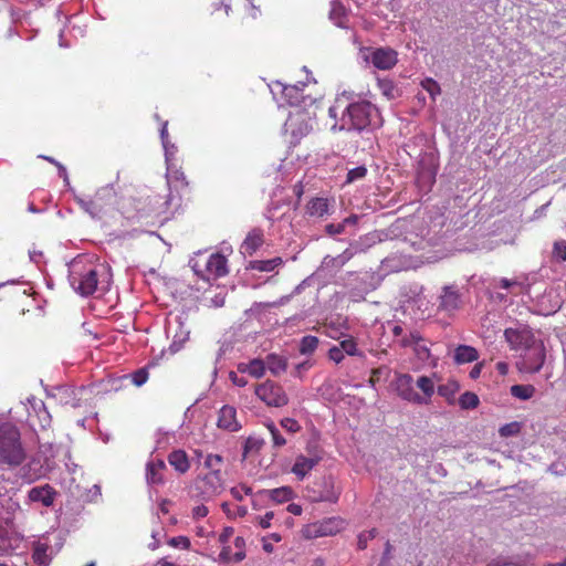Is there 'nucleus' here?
<instances>
[{
  "label": "nucleus",
  "mask_w": 566,
  "mask_h": 566,
  "mask_svg": "<svg viewBox=\"0 0 566 566\" xmlns=\"http://www.w3.org/2000/svg\"><path fill=\"white\" fill-rule=\"evenodd\" d=\"M328 115L334 119L332 130H357L375 129L382 125V118L378 108L368 101H358L344 104L336 99L329 106Z\"/></svg>",
  "instance_id": "f257e3e1"
},
{
  "label": "nucleus",
  "mask_w": 566,
  "mask_h": 566,
  "mask_svg": "<svg viewBox=\"0 0 566 566\" xmlns=\"http://www.w3.org/2000/svg\"><path fill=\"white\" fill-rule=\"evenodd\" d=\"M103 265L85 256L75 258L69 268L71 286L82 296L92 295L98 286Z\"/></svg>",
  "instance_id": "f03ea898"
},
{
  "label": "nucleus",
  "mask_w": 566,
  "mask_h": 566,
  "mask_svg": "<svg viewBox=\"0 0 566 566\" xmlns=\"http://www.w3.org/2000/svg\"><path fill=\"white\" fill-rule=\"evenodd\" d=\"M27 459V451L17 426L0 423V465L15 469Z\"/></svg>",
  "instance_id": "7ed1b4c3"
},
{
  "label": "nucleus",
  "mask_w": 566,
  "mask_h": 566,
  "mask_svg": "<svg viewBox=\"0 0 566 566\" xmlns=\"http://www.w3.org/2000/svg\"><path fill=\"white\" fill-rule=\"evenodd\" d=\"M80 206L93 218H102L117 203V195L112 186H104L96 190L93 197L80 199Z\"/></svg>",
  "instance_id": "20e7f679"
},
{
  "label": "nucleus",
  "mask_w": 566,
  "mask_h": 566,
  "mask_svg": "<svg viewBox=\"0 0 566 566\" xmlns=\"http://www.w3.org/2000/svg\"><path fill=\"white\" fill-rule=\"evenodd\" d=\"M314 117L306 109H296L289 114L284 123V132L290 136L291 144H297L313 129Z\"/></svg>",
  "instance_id": "39448f33"
},
{
  "label": "nucleus",
  "mask_w": 566,
  "mask_h": 566,
  "mask_svg": "<svg viewBox=\"0 0 566 566\" xmlns=\"http://www.w3.org/2000/svg\"><path fill=\"white\" fill-rule=\"evenodd\" d=\"M254 392L256 397L269 407L281 408L289 403V396L284 388L272 380H265L255 386Z\"/></svg>",
  "instance_id": "423d86ee"
},
{
  "label": "nucleus",
  "mask_w": 566,
  "mask_h": 566,
  "mask_svg": "<svg viewBox=\"0 0 566 566\" xmlns=\"http://www.w3.org/2000/svg\"><path fill=\"white\" fill-rule=\"evenodd\" d=\"M545 360L546 350L542 342L521 353L515 366L520 373L536 374L542 369Z\"/></svg>",
  "instance_id": "0eeeda50"
},
{
  "label": "nucleus",
  "mask_w": 566,
  "mask_h": 566,
  "mask_svg": "<svg viewBox=\"0 0 566 566\" xmlns=\"http://www.w3.org/2000/svg\"><path fill=\"white\" fill-rule=\"evenodd\" d=\"M338 496L339 493L335 490L334 482L331 478L317 479L305 489V497L313 503H335Z\"/></svg>",
  "instance_id": "6e6552de"
},
{
  "label": "nucleus",
  "mask_w": 566,
  "mask_h": 566,
  "mask_svg": "<svg viewBox=\"0 0 566 566\" xmlns=\"http://www.w3.org/2000/svg\"><path fill=\"white\" fill-rule=\"evenodd\" d=\"M193 270L205 281L217 280L228 274V260L221 253H212L202 268L196 262Z\"/></svg>",
  "instance_id": "1a4fd4ad"
},
{
  "label": "nucleus",
  "mask_w": 566,
  "mask_h": 566,
  "mask_svg": "<svg viewBox=\"0 0 566 566\" xmlns=\"http://www.w3.org/2000/svg\"><path fill=\"white\" fill-rule=\"evenodd\" d=\"M504 338L511 350L520 352V354L543 342L536 338L533 331L527 326L521 328H506L504 331Z\"/></svg>",
  "instance_id": "9d476101"
},
{
  "label": "nucleus",
  "mask_w": 566,
  "mask_h": 566,
  "mask_svg": "<svg viewBox=\"0 0 566 566\" xmlns=\"http://www.w3.org/2000/svg\"><path fill=\"white\" fill-rule=\"evenodd\" d=\"M223 486V476L221 471L208 472L203 476H198L195 480L193 496L211 497L218 494Z\"/></svg>",
  "instance_id": "9b49d317"
},
{
  "label": "nucleus",
  "mask_w": 566,
  "mask_h": 566,
  "mask_svg": "<svg viewBox=\"0 0 566 566\" xmlns=\"http://www.w3.org/2000/svg\"><path fill=\"white\" fill-rule=\"evenodd\" d=\"M116 206L117 210L128 220L148 216L146 199L143 197H123L120 200H117Z\"/></svg>",
  "instance_id": "f8f14e48"
},
{
  "label": "nucleus",
  "mask_w": 566,
  "mask_h": 566,
  "mask_svg": "<svg viewBox=\"0 0 566 566\" xmlns=\"http://www.w3.org/2000/svg\"><path fill=\"white\" fill-rule=\"evenodd\" d=\"M307 452L310 457L300 454L296 457L295 462L292 467V472L300 479L303 480L322 460V450L317 447H308Z\"/></svg>",
  "instance_id": "ddd939ff"
},
{
  "label": "nucleus",
  "mask_w": 566,
  "mask_h": 566,
  "mask_svg": "<svg viewBox=\"0 0 566 566\" xmlns=\"http://www.w3.org/2000/svg\"><path fill=\"white\" fill-rule=\"evenodd\" d=\"M343 528V520L339 517H329L321 522L308 524L304 534L306 537L332 536Z\"/></svg>",
  "instance_id": "4468645a"
},
{
  "label": "nucleus",
  "mask_w": 566,
  "mask_h": 566,
  "mask_svg": "<svg viewBox=\"0 0 566 566\" xmlns=\"http://www.w3.org/2000/svg\"><path fill=\"white\" fill-rule=\"evenodd\" d=\"M398 396L409 402L422 405L421 395L413 389V378L409 374H399L395 380Z\"/></svg>",
  "instance_id": "2eb2a0df"
},
{
  "label": "nucleus",
  "mask_w": 566,
  "mask_h": 566,
  "mask_svg": "<svg viewBox=\"0 0 566 566\" xmlns=\"http://www.w3.org/2000/svg\"><path fill=\"white\" fill-rule=\"evenodd\" d=\"M28 421L30 426H38L40 429H46L51 426L52 417L42 400L32 405V411H29Z\"/></svg>",
  "instance_id": "dca6fc26"
},
{
  "label": "nucleus",
  "mask_w": 566,
  "mask_h": 566,
  "mask_svg": "<svg viewBox=\"0 0 566 566\" xmlns=\"http://www.w3.org/2000/svg\"><path fill=\"white\" fill-rule=\"evenodd\" d=\"M218 428L229 432H237L241 429V423L237 419V410L234 407L226 405L219 410Z\"/></svg>",
  "instance_id": "f3484780"
},
{
  "label": "nucleus",
  "mask_w": 566,
  "mask_h": 566,
  "mask_svg": "<svg viewBox=\"0 0 566 566\" xmlns=\"http://www.w3.org/2000/svg\"><path fill=\"white\" fill-rule=\"evenodd\" d=\"M166 463L161 459H151L146 464V481L150 485H161L165 483Z\"/></svg>",
  "instance_id": "a211bd4d"
},
{
  "label": "nucleus",
  "mask_w": 566,
  "mask_h": 566,
  "mask_svg": "<svg viewBox=\"0 0 566 566\" xmlns=\"http://www.w3.org/2000/svg\"><path fill=\"white\" fill-rule=\"evenodd\" d=\"M148 376L149 374L146 368H139L130 375H124L112 379L111 387L114 390H119L128 382L134 384L136 387H140L148 380Z\"/></svg>",
  "instance_id": "6ab92c4d"
},
{
  "label": "nucleus",
  "mask_w": 566,
  "mask_h": 566,
  "mask_svg": "<svg viewBox=\"0 0 566 566\" xmlns=\"http://www.w3.org/2000/svg\"><path fill=\"white\" fill-rule=\"evenodd\" d=\"M264 243V232L260 228H254L248 232L245 239L243 240L240 251L244 255H253L258 249H260Z\"/></svg>",
  "instance_id": "aec40b11"
},
{
  "label": "nucleus",
  "mask_w": 566,
  "mask_h": 566,
  "mask_svg": "<svg viewBox=\"0 0 566 566\" xmlns=\"http://www.w3.org/2000/svg\"><path fill=\"white\" fill-rule=\"evenodd\" d=\"M371 63L379 70H390L397 63V53L392 49H377L371 54Z\"/></svg>",
  "instance_id": "412c9836"
},
{
  "label": "nucleus",
  "mask_w": 566,
  "mask_h": 566,
  "mask_svg": "<svg viewBox=\"0 0 566 566\" xmlns=\"http://www.w3.org/2000/svg\"><path fill=\"white\" fill-rule=\"evenodd\" d=\"M56 491L49 484L32 488L28 497L31 502H39L44 506H51L54 502Z\"/></svg>",
  "instance_id": "4be33fe9"
},
{
  "label": "nucleus",
  "mask_w": 566,
  "mask_h": 566,
  "mask_svg": "<svg viewBox=\"0 0 566 566\" xmlns=\"http://www.w3.org/2000/svg\"><path fill=\"white\" fill-rule=\"evenodd\" d=\"M306 84L281 85L282 99L291 106H298L305 98L304 88Z\"/></svg>",
  "instance_id": "5701e85b"
},
{
  "label": "nucleus",
  "mask_w": 566,
  "mask_h": 566,
  "mask_svg": "<svg viewBox=\"0 0 566 566\" xmlns=\"http://www.w3.org/2000/svg\"><path fill=\"white\" fill-rule=\"evenodd\" d=\"M32 559L38 566H49L52 560V547L46 539L33 543Z\"/></svg>",
  "instance_id": "b1692460"
},
{
  "label": "nucleus",
  "mask_w": 566,
  "mask_h": 566,
  "mask_svg": "<svg viewBox=\"0 0 566 566\" xmlns=\"http://www.w3.org/2000/svg\"><path fill=\"white\" fill-rule=\"evenodd\" d=\"M461 306V296L453 286H444L440 296L439 307L446 312H454Z\"/></svg>",
  "instance_id": "393cba45"
},
{
  "label": "nucleus",
  "mask_w": 566,
  "mask_h": 566,
  "mask_svg": "<svg viewBox=\"0 0 566 566\" xmlns=\"http://www.w3.org/2000/svg\"><path fill=\"white\" fill-rule=\"evenodd\" d=\"M331 201L327 198H312L305 206V213L311 218H324L329 214Z\"/></svg>",
  "instance_id": "a878e982"
},
{
  "label": "nucleus",
  "mask_w": 566,
  "mask_h": 566,
  "mask_svg": "<svg viewBox=\"0 0 566 566\" xmlns=\"http://www.w3.org/2000/svg\"><path fill=\"white\" fill-rule=\"evenodd\" d=\"M168 463L180 474L190 469V462L184 450H174L168 454Z\"/></svg>",
  "instance_id": "bb28decb"
},
{
  "label": "nucleus",
  "mask_w": 566,
  "mask_h": 566,
  "mask_svg": "<svg viewBox=\"0 0 566 566\" xmlns=\"http://www.w3.org/2000/svg\"><path fill=\"white\" fill-rule=\"evenodd\" d=\"M265 369L268 368L273 376H280L287 369V359L277 354H269L265 357Z\"/></svg>",
  "instance_id": "cd10ccee"
},
{
  "label": "nucleus",
  "mask_w": 566,
  "mask_h": 566,
  "mask_svg": "<svg viewBox=\"0 0 566 566\" xmlns=\"http://www.w3.org/2000/svg\"><path fill=\"white\" fill-rule=\"evenodd\" d=\"M454 361L459 365L461 364H467V363H472V361H475L478 360L479 358V353L478 350L472 347V346H469V345H459L455 349H454Z\"/></svg>",
  "instance_id": "c85d7f7f"
},
{
  "label": "nucleus",
  "mask_w": 566,
  "mask_h": 566,
  "mask_svg": "<svg viewBox=\"0 0 566 566\" xmlns=\"http://www.w3.org/2000/svg\"><path fill=\"white\" fill-rule=\"evenodd\" d=\"M238 369L241 373H248L254 378H261L265 374V363L262 359L254 358L249 363H241Z\"/></svg>",
  "instance_id": "c756f323"
},
{
  "label": "nucleus",
  "mask_w": 566,
  "mask_h": 566,
  "mask_svg": "<svg viewBox=\"0 0 566 566\" xmlns=\"http://www.w3.org/2000/svg\"><path fill=\"white\" fill-rule=\"evenodd\" d=\"M260 495H266L276 503H284L292 499L293 492L289 486L276 488L272 490H262Z\"/></svg>",
  "instance_id": "7c9ffc66"
},
{
  "label": "nucleus",
  "mask_w": 566,
  "mask_h": 566,
  "mask_svg": "<svg viewBox=\"0 0 566 566\" xmlns=\"http://www.w3.org/2000/svg\"><path fill=\"white\" fill-rule=\"evenodd\" d=\"M416 386L421 390V399L422 405H427L430 402L433 394H434V382L431 377L428 376H420L417 381Z\"/></svg>",
  "instance_id": "2f4dec72"
},
{
  "label": "nucleus",
  "mask_w": 566,
  "mask_h": 566,
  "mask_svg": "<svg viewBox=\"0 0 566 566\" xmlns=\"http://www.w3.org/2000/svg\"><path fill=\"white\" fill-rule=\"evenodd\" d=\"M52 398L59 399L60 405H70L72 408L80 406L78 401L74 398V389L67 386L57 388L56 394Z\"/></svg>",
  "instance_id": "473e14b6"
},
{
  "label": "nucleus",
  "mask_w": 566,
  "mask_h": 566,
  "mask_svg": "<svg viewBox=\"0 0 566 566\" xmlns=\"http://www.w3.org/2000/svg\"><path fill=\"white\" fill-rule=\"evenodd\" d=\"M282 264L281 258H273L270 260H254L250 261L248 269L256 270L260 272H271Z\"/></svg>",
  "instance_id": "72a5a7b5"
},
{
  "label": "nucleus",
  "mask_w": 566,
  "mask_h": 566,
  "mask_svg": "<svg viewBox=\"0 0 566 566\" xmlns=\"http://www.w3.org/2000/svg\"><path fill=\"white\" fill-rule=\"evenodd\" d=\"M460 390V385L455 380H448L446 384L438 386V394L446 398L449 403L454 402L455 394Z\"/></svg>",
  "instance_id": "f704fd0d"
},
{
  "label": "nucleus",
  "mask_w": 566,
  "mask_h": 566,
  "mask_svg": "<svg viewBox=\"0 0 566 566\" xmlns=\"http://www.w3.org/2000/svg\"><path fill=\"white\" fill-rule=\"evenodd\" d=\"M510 392L514 398L525 401L534 397L536 388L533 385H513Z\"/></svg>",
  "instance_id": "c9c22d12"
},
{
  "label": "nucleus",
  "mask_w": 566,
  "mask_h": 566,
  "mask_svg": "<svg viewBox=\"0 0 566 566\" xmlns=\"http://www.w3.org/2000/svg\"><path fill=\"white\" fill-rule=\"evenodd\" d=\"M318 346V338L316 336L307 335L301 339L300 353L303 355H311Z\"/></svg>",
  "instance_id": "e433bc0d"
},
{
  "label": "nucleus",
  "mask_w": 566,
  "mask_h": 566,
  "mask_svg": "<svg viewBox=\"0 0 566 566\" xmlns=\"http://www.w3.org/2000/svg\"><path fill=\"white\" fill-rule=\"evenodd\" d=\"M479 397L471 391H465L459 399V405L462 409H474L479 406Z\"/></svg>",
  "instance_id": "4c0bfd02"
},
{
  "label": "nucleus",
  "mask_w": 566,
  "mask_h": 566,
  "mask_svg": "<svg viewBox=\"0 0 566 566\" xmlns=\"http://www.w3.org/2000/svg\"><path fill=\"white\" fill-rule=\"evenodd\" d=\"M496 286L505 290L516 289V291H513L514 294H520L524 289V283L520 281L518 279H506L502 277L497 281Z\"/></svg>",
  "instance_id": "58836bf2"
},
{
  "label": "nucleus",
  "mask_w": 566,
  "mask_h": 566,
  "mask_svg": "<svg viewBox=\"0 0 566 566\" xmlns=\"http://www.w3.org/2000/svg\"><path fill=\"white\" fill-rule=\"evenodd\" d=\"M167 180L169 184H174L175 186L180 185L181 187H187L189 185L185 172L180 169H168Z\"/></svg>",
  "instance_id": "ea45409f"
},
{
  "label": "nucleus",
  "mask_w": 566,
  "mask_h": 566,
  "mask_svg": "<svg viewBox=\"0 0 566 566\" xmlns=\"http://www.w3.org/2000/svg\"><path fill=\"white\" fill-rule=\"evenodd\" d=\"M266 429L271 433L272 443L275 448H282L286 444L285 438L281 434L280 430L276 428L274 422H269L265 424Z\"/></svg>",
  "instance_id": "a19ab883"
},
{
  "label": "nucleus",
  "mask_w": 566,
  "mask_h": 566,
  "mask_svg": "<svg viewBox=\"0 0 566 566\" xmlns=\"http://www.w3.org/2000/svg\"><path fill=\"white\" fill-rule=\"evenodd\" d=\"M520 431H521V423L517 421L506 423L499 429V433L503 438L517 436L520 433Z\"/></svg>",
  "instance_id": "79ce46f5"
},
{
  "label": "nucleus",
  "mask_w": 566,
  "mask_h": 566,
  "mask_svg": "<svg viewBox=\"0 0 566 566\" xmlns=\"http://www.w3.org/2000/svg\"><path fill=\"white\" fill-rule=\"evenodd\" d=\"M553 259L558 263H563L566 261V241L565 240H559L554 243Z\"/></svg>",
  "instance_id": "37998d69"
},
{
  "label": "nucleus",
  "mask_w": 566,
  "mask_h": 566,
  "mask_svg": "<svg viewBox=\"0 0 566 566\" xmlns=\"http://www.w3.org/2000/svg\"><path fill=\"white\" fill-rule=\"evenodd\" d=\"M223 458L219 454H208L205 459V467L209 472L221 471Z\"/></svg>",
  "instance_id": "c03bdc74"
},
{
  "label": "nucleus",
  "mask_w": 566,
  "mask_h": 566,
  "mask_svg": "<svg viewBox=\"0 0 566 566\" xmlns=\"http://www.w3.org/2000/svg\"><path fill=\"white\" fill-rule=\"evenodd\" d=\"M339 348L349 356L360 355L357 348V343L353 337L346 338L339 343Z\"/></svg>",
  "instance_id": "a18cd8bd"
},
{
  "label": "nucleus",
  "mask_w": 566,
  "mask_h": 566,
  "mask_svg": "<svg viewBox=\"0 0 566 566\" xmlns=\"http://www.w3.org/2000/svg\"><path fill=\"white\" fill-rule=\"evenodd\" d=\"M366 175H367V168L365 166L355 167L347 172L346 182L352 184L356 180H360V179L365 178Z\"/></svg>",
  "instance_id": "49530a36"
},
{
  "label": "nucleus",
  "mask_w": 566,
  "mask_h": 566,
  "mask_svg": "<svg viewBox=\"0 0 566 566\" xmlns=\"http://www.w3.org/2000/svg\"><path fill=\"white\" fill-rule=\"evenodd\" d=\"M237 552L233 554V562L238 563L245 558V541L243 537L238 536L234 539Z\"/></svg>",
  "instance_id": "de8ad7c7"
},
{
  "label": "nucleus",
  "mask_w": 566,
  "mask_h": 566,
  "mask_svg": "<svg viewBox=\"0 0 566 566\" xmlns=\"http://www.w3.org/2000/svg\"><path fill=\"white\" fill-rule=\"evenodd\" d=\"M280 424L285 431L290 433H297L302 429L298 421L295 420L294 418H283L281 419Z\"/></svg>",
  "instance_id": "09e8293b"
},
{
  "label": "nucleus",
  "mask_w": 566,
  "mask_h": 566,
  "mask_svg": "<svg viewBox=\"0 0 566 566\" xmlns=\"http://www.w3.org/2000/svg\"><path fill=\"white\" fill-rule=\"evenodd\" d=\"M220 3L224 8L227 15L229 14V10L232 8V6L243 4L244 7L249 6L251 9H255L252 0H220Z\"/></svg>",
  "instance_id": "8fccbe9b"
},
{
  "label": "nucleus",
  "mask_w": 566,
  "mask_h": 566,
  "mask_svg": "<svg viewBox=\"0 0 566 566\" xmlns=\"http://www.w3.org/2000/svg\"><path fill=\"white\" fill-rule=\"evenodd\" d=\"M168 545L175 548L189 549L191 543L187 536H175L168 541Z\"/></svg>",
  "instance_id": "3c124183"
},
{
  "label": "nucleus",
  "mask_w": 566,
  "mask_h": 566,
  "mask_svg": "<svg viewBox=\"0 0 566 566\" xmlns=\"http://www.w3.org/2000/svg\"><path fill=\"white\" fill-rule=\"evenodd\" d=\"M231 495L237 501H242L243 495H250L252 493V489L245 484H240L238 486H234L230 490Z\"/></svg>",
  "instance_id": "603ef678"
},
{
  "label": "nucleus",
  "mask_w": 566,
  "mask_h": 566,
  "mask_svg": "<svg viewBox=\"0 0 566 566\" xmlns=\"http://www.w3.org/2000/svg\"><path fill=\"white\" fill-rule=\"evenodd\" d=\"M413 352L418 359H420L421 361H427L431 355L430 349L422 342L416 344V346L413 347Z\"/></svg>",
  "instance_id": "864d4df0"
},
{
  "label": "nucleus",
  "mask_w": 566,
  "mask_h": 566,
  "mask_svg": "<svg viewBox=\"0 0 566 566\" xmlns=\"http://www.w3.org/2000/svg\"><path fill=\"white\" fill-rule=\"evenodd\" d=\"M423 342L422 337L419 333H410V335L405 336L401 339V346L403 347H415L417 343Z\"/></svg>",
  "instance_id": "5fc2aeb1"
},
{
  "label": "nucleus",
  "mask_w": 566,
  "mask_h": 566,
  "mask_svg": "<svg viewBox=\"0 0 566 566\" xmlns=\"http://www.w3.org/2000/svg\"><path fill=\"white\" fill-rule=\"evenodd\" d=\"M422 86L426 91L429 92V94L432 97L440 94V92H441L439 84L436 81H433L432 78H427L424 82H422Z\"/></svg>",
  "instance_id": "6e6d98bb"
},
{
  "label": "nucleus",
  "mask_w": 566,
  "mask_h": 566,
  "mask_svg": "<svg viewBox=\"0 0 566 566\" xmlns=\"http://www.w3.org/2000/svg\"><path fill=\"white\" fill-rule=\"evenodd\" d=\"M344 352L339 348V346H333L328 350V357L331 360L335 361L336 364H339L344 359Z\"/></svg>",
  "instance_id": "4d7b16f0"
},
{
  "label": "nucleus",
  "mask_w": 566,
  "mask_h": 566,
  "mask_svg": "<svg viewBox=\"0 0 566 566\" xmlns=\"http://www.w3.org/2000/svg\"><path fill=\"white\" fill-rule=\"evenodd\" d=\"M274 517V512L269 511L263 516L258 517V523L262 528H269L271 521Z\"/></svg>",
  "instance_id": "13d9d810"
},
{
  "label": "nucleus",
  "mask_w": 566,
  "mask_h": 566,
  "mask_svg": "<svg viewBox=\"0 0 566 566\" xmlns=\"http://www.w3.org/2000/svg\"><path fill=\"white\" fill-rule=\"evenodd\" d=\"M379 87L381 88L382 93L388 96L392 97V91H394V84L391 81L382 80L379 81Z\"/></svg>",
  "instance_id": "bf43d9fd"
},
{
  "label": "nucleus",
  "mask_w": 566,
  "mask_h": 566,
  "mask_svg": "<svg viewBox=\"0 0 566 566\" xmlns=\"http://www.w3.org/2000/svg\"><path fill=\"white\" fill-rule=\"evenodd\" d=\"M209 513V510L206 505L201 504L192 509V517L196 520L206 517Z\"/></svg>",
  "instance_id": "052dcab7"
},
{
  "label": "nucleus",
  "mask_w": 566,
  "mask_h": 566,
  "mask_svg": "<svg viewBox=\"0 0 566 566\" xmlns=\"http://www.w3.org/2000/svg\"><path fill=\"white\" fill-rule=\"evenodd\" d=\"M219 558H220V560H222L224 563L233 562V554L231 552V547L223 546V548L221 549V552L219 554Z\"/></svg>",
  "instance_id": "680f3d73"
},
{
  "label": "nucleus",
  "mask_w": 566,
  "mask_h": 566,
  "mask_svg": "<svg viewBox=\"0 0 566 566\" xmlns=\"http://www.w3.org/2000/svg\"><path fill=\"white\" fill-rule=\"evenodd\" d=\"M39 157L43 158L44 160H46V161L53 164L54 166H56L59 168V170H60V175L66 178V169H65V167L62 164H60L53 157H50V156L41 155Z\"/></svg>",
  "instance_id": "e2e57ef3"
},
{
  "label": "nucleus",
  "mask_w": 566,
  "mask_h": 566,
  "mask_svg": "<svg viewBox=\"0 0 566 566\" xmlns=\"http://www.w3.org/2000/svg\"><path fill=\"white\" fill-rule=\"evenodd\" d=\"M234 531L232 527H226L219 536V541L222 544H227L229 539L232 537Z\"/></svg>",
  "instance_id": "0e129e2a"
},
{
  "label": "nucleus",
  "mask_w": 566,
  "mask_h": 566,
  "mask_svg": "<svg viewBox=\"0 0 566 566\" xmlns=\"http://www.w3.org/2000/svg\"><path fill=\"white\" fill-rule=\"evenodd\" d=\"M286 511L293 515H301L303 510L300 504L290 503L286 507Z\"/></svg>",
  "instance_id": "69168bd1"
},
{
  "label": "nucleus",
  "mask_w": 566,
  "mask_h": 566,
  "mask_svg": "<svg viewBox=\"0 0 566 566\" xmlns=\"http://www.w3.org/2000/svg\"><path fill=\"white\" fill-rule=\"evenodd\" d=\"M482 367H483V364L482 363H478L473 366V368L470 370V377L472 379H478L481 375V371H482Z\"/></svg>",
  "instance_id": "338daca9"
},
{
  "label": "nucleus",
  "mask_w": 566,
  "mask_h": 566,
  "mask_svg": "<svg viewBox=\"0 0 566 566\" xmlns=\"http://www.w3.org/2000/svg\"><path fill=\"white\" fill-rule=\"evenodd\" d=\"M495 368L502 376H505L509 373V365L505 361H497Z\"/></svg>",
  "instance_id": "774afa93"
}]
</instances>
